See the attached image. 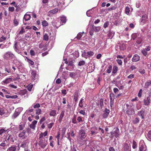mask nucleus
<instances>
[{
    "mask_svg": "<svg viewBox=\"0 0 151 151\" xmlns=\"http://www.w3.org/2000/svg\"><path fill=\"white\" fill-rule=\"evenodd\" d=\"M15 58V56L10 51L6 52L4 55V58L5 59H12Z\"/></svg>",
    "mask_w": 151,
    "mask_h": 151,
    "instance_id": "nucleus-1",
    "label": "nucleus"
},
{
    "mask_svg": "<svg viewBox=\"0 0 151 151\" xmlns=\"http://www.w3.org/2000/svg\"><path fill=\"white\" fill-rule=\"evenodd\" d=\"M146 150V146L145 144L143 142H141L139 145V151H145Z\"/></svg>",
    "mask_w": 151,
    "mask_h": 151,
    "instance_id": "nucleus-2",
    "label": "nucleus"
},
{
    "mask_svg": "<svg viewBox=\"0 0 151 151\" xmlns=\"http://www.w3.org/2000/svg\"><path fill=\"white\" fill-rule=\"evenodd\" d=\"M39 145L42 148H44L47 145V142L45 140L41 139L39 142Z\"/></svg>",
    "mask_w": 151,
    "mask_h": 151,
    "instance_id": "nucleus-3",
    "label": "nucleus"
},
{
    "mask_svg": "<svg viewBox=\"0 0 151 151\" xmlns=\"http://www.w3.org/2000/svg\"><path fill=\"white\" fill-rule=\"evenodd\" d=\"M150 47L148 46L146 47L145 48L142 50L141 52L144 56H146L147 54V52L150 51Z\"/></svg>",
    "mask_w": 151,
    "mask_h": 151,
    "instance_id": "nucleus-4",
    "label": "nucleus"
},
{
    "mask_svg": "<svg viewBox=\"0 0 151 151\" xmlns=\"http://www.w3.org/2000/svg\"><path fill=\"white\" fill-rule=\"evenodd\" d=\"M30 72L32 75L31 77L32 80H34L36 79L37 78V76L36 71L33 70H30Z\"/></svg>",
    "mask_w": 151,
    "mask_h": 151,
    "instance_id": "nucleus-5",
    "label": "nucleus"
},
{
    "mask_svg": "<svg viewBox=\"0 0 151 151\" xmlns=\"http://www.w3.org/2000/svg\"><path fill=\"white\" fill-rule=\"evenodd\" d=\"M147 18V15L145 14H144L142 16V18L140 19L141 24H143L145 22L146 19Z\"/></svg>",
    "mask_w": 151,
    "mask_h": 151,
    "instance_id": "nucleus-6",
    "label": "nucleus"
},
{
    "mask_svg": "<svg viewBox=\"0 0 151 151\" xmlns=\"http://www.w3.org/2000/svg\"><path fill=\"white\" fill-rule=\"evenodd\" d=\"M145 114V110L142 109L141 111H139L138 112V115L141 117L142 119H144V115Z\"/></svg>",
    "mask_w": 151,
    "mask_h": 151,
    "instance_id": "nucleus-7",
    "label": "nucleus"
},
{
    "mask_svg": "<svg viewBox=\"0 0 151 151\" xmlns=\"http://www.w3.org/2000/svg\"><path fill=\"white\" fill-rule=\"evenodd\" d=\"M140 60V57L137 54H135L134 55L132 59V61L136 62L139 61Z\"/></svg>",
    "mask_w": 151,
    "mask_h": 151,
    "instance_id": "nucleus-8",
    "label": "nucleus"
},
{
    "mask_svg": "<svg viewBox=\"0 0 151 151\" xmlns=\"http://www.w3.org/2000/svg\"><path fill=\"white\" fill-rule=\"evenodd\" d=\"M109 112V110L106 108L105 111H104V113L102 115L103 118H106L108 116Z\"/></svg>",
    "mask_w": 151,
    "mask_h": 151,
    "instance_id": "nucleus-9",
    "label": "nucleus"
},
{
    "mask_svg": "<svg viewBox=\"0 0 151 151\" xmlns=\"http://www.w3.org/2000/svg\"><path fill=\"white\" fill-rule=\"evenodd\" d=\"M64 133H63V134H62L61 136H60V134L58 133L57 136H56V137L57 139V144L58 145H59V139L61 138V139H63L64 135Z\"/></svg>",
    "mask_w": 151,
    "mask_h": 151,
    "instance_id": "nucleus-10",
    "label": "nucleus"
},
{
    "mask_svg": "<svg viewBox=\"0 0 151 151\" xmlns=\"http://www.w3.org/2000/svg\"><path fill=\"white\" fill-rule=\"evenodd\" d=\"M65 111H62L60 113V115L58 119V121L60 123L63 119V118L64 116Z\"/></svg>",
    "mask_w": 151,
    "mask_h": 151,
    "instance_id": "nucleus-11",
    "label": "nucleus"
},
{
    "mask_svg": "<svg viewBox=\"0 0 151 151\" xmlns=\"http://www.w3.org/2000/svg\"><path fill=\"white\" fill-rule=\"evenodd\" d=\"M129 144H128L127 143H125L124 147H123V151H131L130 148L129 147Z\"/></svg>",
    "mask_w": 151,
    "mask_h": 151,
    "instance_id": "nucleus-12",
    "label": "nucleus"
},
{
    "mask_svg": "<svg viewBox=\"0 0 151 151\" xmlns=\"http://www.w3.org/2000/svg\"><path fill=\"white\" fill-rule=\"evenodd\" d=\"M60 20L61 23H62V25L65 24L66 21V17L65 16H63L60 17Z\"/></svg>",
    "mask_w": 151,
    "mask_h": 151,
    "instance_id": "nucleus-13",
    "label": "nucleus"
},
{
    "mask_svg": "<svg viewBox=\"0 0 151 151\" xmlns=\"http://www.w3.org/2000/svg\"><path fill=\"white\" fill-rule=\"evenodd\" d=\"M17 146L12 145L9 147L7 150V151H15L16 150Z\"/></svg>",
    "mask_w": 151,
    "mask_h": 151,
    "instance_id": "nucleus-14",
    "label": "nucleus"
},
{
    "mask_svg": "<svg viewBox=\"0 0 151 151\" xmlns=\"http://www.w3.org/2000/svg\"><path fill=\"white\" fill-rule=\"evenodd\" d=\"M142 36L141 35H140L137 38L136 42L138 44H140L142 42Z\"/></svg>",
    "mask_w": 151,
    "mask_h": 151,
    "instance_id": "nucleus-15",
    "label": "nucleus"
},
{
    "mask_svg": "<svg viewBox=\"0 0 151 151\" xmlns=\"http://www.w3.org/2000/svg\"><path fill=\"white\" fill-rule=\"evenodd\" d=\"M12 81V78H6L5 80L3 81V83L5 84H7Z\"/></svg>",
    "mask_w": 151,
    "mask_h": 151,
    "instance_id": "nucleus-16",
    "label": "nucleus"
},
{
    "mask_svg": "<svg viewBox=\"0 0 151 151\" xmlns=\"http://www.w3.org/2000/svg\"><path fill=\"white\" fill-rule=\"evenodd\" d=\"M100 28L99 27H95L93 26L92 28V30L95 32H98L100 30Z\"/></svg>",
    "mask_w": 151,
    "mask_h": 151,
    "instance_id": "nucleus-17",
    "label": "nucleus"
},
{
    "mask_svg": "<svg viewBox=\"0 0 151 151\" xmlns=\"http://www.w3.org/2000/svg\"><path fill=\"white\" fill-rule=\"evenodd\" d=\"M110 103L111 104L113 103V101L114 98V94L113 93L110 94Z\"/></svg>",
    "mask_w": 151,
    "mask_h": 151,
    "instance_id": "nucleus-18",
    "label": "nucleus"
},
{
    "mask_svg": "<svg viewBox=\"0 0 151 151\" xmlns=\"http://www.w3.org/2000/svg\"><path fill=\"white\" fill-rule=\"evenodd\" d=\"M20 114V113L19 111H16L14 114L12 116L13 119H15Z\"/></svg>",
    "mask_w": 151,
    "mask_h": 151,
    "instance_id": "nucleus-19",
    "label": "nucleus"
},
{
    "mask_svg": "<svg viewBox=\"0 0 151 151\" xmlns=\"http://www.w3.org/2000/svg\"><path fill=\"white\" fill-rule=\"evenodd\" d=\"M127 114L129 115H132L134 114V111L132 109L128 110L127 111Z\"/></svg>",
    "mask_w": 151,
    "mask_h": 151,
    "instance_id": "nucleus-20",
    "label": "nucleus"
},
{
    "mask_svg": "<svg viewBox=\"0 0 151 151\" xmlns=\"http://www.w3.org/2000/svg\"><path fill=\"white\" fill-rule=\"evenodd\" d=\"M28 141L26 140L24 141L21 144L20 147H21L24 148L27 145V144L28 143Z\"/></svg>",
    "mask_w": 151,
    "mask_h": 151,
    "instance_id": "nucleus-21",
    "label": "nucleus"
},
{
    "mask_svg": "<svg viewBox=\"0 0 151 151\" xmlns=\"http://www.w3.org/2000/svg\"><path fill=\"white\" fill-rule=\"evenodd\" d=\"M19 136L22 139H25L27 136L25 134V133H20L19 134Z\"/></svg>",
    "mask_w": 151,
    "mask_h": 151,
    "instance_id": "nucleus-22",
    "label": "nucleus"
},
{
    "mask_svg": "<svg viewBox=\"0 0 151 151\" xmlns=\"http://www.w3.org/2000/svg\"><path fill=\"white\" fill-rule=\"evenodd\" d=\"M56 111L55 110H51L49 115L51 116H55L56 115Z\"/></svg>",
    "mask_w": 151,
    "mask_h": 151,
    "instance_id": "nucleus-23",
    "label": "nucleus"
},
{
    "mask_svg": "<svg viewBox=\"0 0 151 151\" xmlns=\"http://www.w3.org/2000/svg\"><path fill=\"white\" fill-rule=\"evenodd\" d=\"M140 35V34L139 33H133L131 35V37L132 39L134 40L136 38H137V37H138V36Z\"/></svg>",
    "mask_w": 151,
    "mask_h": 151,
    "instance_id": "nucleus-24",
    "label": "nucleus"
},
{
    "mask_svg": "<svg viewBox=\"0 0 151 151\" xmlns=\"http://www.w3.org/2000/svg\"><path fill=\"white\" fill-rule=\"evenodd\" d=\"M31 18V16L29 14H26L24 17V19L25 21H28Z\"/></svg>",
    "mask_w": 151,
    "mask_h": 151,
    "instance_id": "nucleus-25",
    "label": "nucleus"
},
{
    "mask_svg": "<svg viewBox=\"0 0 151 151\" xmlns=\"http://www.w3.org/2000/svg\"><path fill=\"white\" fill-rule=\"evenodd\" d=\"M125 12L126 14L129 15L130 14V10L129 8L127 6L126 7L125 9Z\"/></svg>",
    "mask_w": 151,
    "mask_h": 151,
    "instance_id": "nucleus-26",
    "label": "nucleus"
},
{
    "mask_svg": "<svg viewBox=\"0 0 151 151\" xmlns=\"http://www.w3.org/2000/svg\"><path fill=\"white\" fill-rule=\"evenodd\" d=\"M78 92H76L74 96V100L75 102H76L78 99Z\"/></svg>",
    "mask_w": 151,
    "mask_h": 151,
    "instance_id": "nucleus-27",
    "label": "nucleus"
},
{
    "mask_svg": "<svg viewBox=\"0 0 151 151\" xmlns=\"http://www.w3.org/2000/svg\"><path fill=\"white\" fill-rule=\"evenodd\" d=\"M42 24L43 27H45L48 25V23L46 21L44 20L42 22Z\"/></svg>",
    "mask_w": 151,
    "mask_h": 151,
    "instance_id": "nucleus-28",
    "label": "nucleus"
},
{
    "mask_svg": "<svg viewBox=\"0 0 151 151\" xmlns=\"http://www.w3.org/2000/svg\"><path fill=\"white\" fill-rule=\"evenodd\" d=\"M43 40H44L47 41L49 39V37L48 34L46 33L43 36Z\"/></svg>",
    "mask_w": 151,
    "mask_h": 151,
    "instance_id": "nucleus-29",
    "label": "nucleus"
},
{
    "mask_svg": "<svg viewBox=\"0 0 151 151\" xmlns=\"http://www.w3.org/2000/svg\"><path fill=\"white\" fill-rule=\"evenodd\" d=\"M27 90L25 89H24L23 90H20L19 92V93L21 95H24L27 93Z\"/></svg>",
    "mask_w": 151,
    "mask_h": 151,
    "instance_id": "nucleus-30",
    "label": "nucleus"
},
{
    "mask_svg": "<svg viewBox=\"0 0 151 151\" xmlns=\"http://www.w3.org/2000/svg\"><path fill=\"white\" fill-rule=\"evenodd\" d=\"M47 133H41L40 135V139L43 138V137H45L47 135Z\"/></svg>",
    "mask_w": 151,
    "mask_h": 151,
    "instance_id": "nucleus-31",
    "label": "nucleus"
},
{
    "mask_svg": "<svg viewBox=\"0 0 151 151\" xmlns=\"http://www.w3.org/2000/svg\"><path fill=\"white\" fill-rule=\"evenodd\" d=\"M151 85V81H148L146 82L145 83V88H147L149 86Z\"/></svg>",
    "mask_w": 151,
    "mask_h": 151,
    "instance_id": "nucleus-32",
    "label": "nucleus"
},
{
    "mask_svg": "<svg viewBox=\"0 0 151 151\" xmlns=\"http://www.w3.org/2000/svg\"><path fill=\"white\" fill-rule=\"evenodd\" d=\"M87 56L88 57H90L92 56L93 55L94 53V52L91 51L87 52Z\"/></svg>",
    "mask_w": 151,
    "mask_h": 151,
    "instance_id": "nucleus-33",
    "label": "nucleus"
},
{
    "mask_svg": "<svg viewBox=\"0 0 151 151\" xmlns=\"http://www.w3.org/2000/svg\"><path fill=\"white\" fill-rule=\"evenodd\" d=\"M84 34V32H83L82 33H79L77 35V36L76 37L77 39L80 40L82 36V34Z\"/></svg>",
    "mask_w": 151,
    "mask_h": 151,
    "instance_id": "nucleus-34",
    "label": "nucleus"
},
{
    "mask_svg": "<svg viewBox=\"0 0 151 151\" xmlns=\"http://www.w3.org/2000/svg\"><path fill=\"white\" fill-rule=\"evenodd\" d=\"M112 69V66L111 65H109L108 68L106 70V71L108 73H110L111 72Z\"/></svg>",
    "mask_w": 151,
    "mask_h": 151,
    "instance_id": "nucleus-35",
    "label": "nucleus"
},
{
    "mask_svg": "<svg viewBox=\"0 0 151 151\" xmlns=\"http://www.w3.org/2000/svg\"><path fill=\"white\" fill-rule=\"evenodd\" d=\"M139 122V118L138 117H136L133 120V122L134 124H136Z\"/></svg>",
    "mask_w": 151,
    "mask_h": 151,
    "instance_id": "nucleus-36",
    "label": "nucleus"
},
{
    "mask_svg": "<svg viewBox=\"0 0 151 151\" xmlns=\"http://www.w3.org/2000/svg\"><path fill=\"white\" fill-rule=\"evenodd\" d=\"M58 11V9L57 8H55L54 9L50 10V12L52 14H55Z\"/></svg>",
    "mask_w": 151,
    "mask_h": 151,
    "instance_id": "nucleus-37",
    "label": "nucleus"
},
{
    "mask_svg": "<svg viewBox=\"0 0 151 151\" xmlns=\"http://www.w3.org/2000/svg\"><path fill=\"white\" fill-rule=\"evenodd\" d=\"M13 23L14 24V26H17L19 24V22L16 19V18H15L13 20Z\"/></svg>",
    "mask_w": 151,
    "mask_h": 151,
    "instance_id": "nucleus-38",
    "label": "nucleus"
},
{
    "mask_svg": "<svg viewBox=\"0 0 151 151\" xmlns=\"http://www.w3.org/2000/svg\"><path fill=\"white\" fill-rule=\"evenodd\" d=\"M77 120L78 122H82L83 121V117L81 116L78 117L77 118Z\"/></svg>",
    "mask_w": 151,
    "mask_h": 151,
    "instance_id": "nucleus-39",
    "label": "nucleus"
},
{
    "mask_svg": "<svg viewBox=\"0 0 151 151\" xmlns=\"http://www.w3.org/2000/svg\"><path fill=\"white\" fill-rule=\"evenodd\" d=\"M72 122L74 124H76L77 122L76 120V116L74 115L73 119H72Z\"/></svg>",
    "mask_w": 151,
    "mask_h": 151,
    "instance_id": "nucleus-40",
    "label": "nucleus"
},
{
    "mask_svg": "<svg viewBox=\"0 0 151 151\" xmlns=\"http://www.w3.org/2000/svg\"><path fill=\"white\" fill-rule=\"evenodd\" d=\"M86 133H81V139H83L85 138L86 137V135L85 134Z\"/></svg>",
    "mask_w": 151,
    "mask_h": 151,
    "instance_id": "nucleus-41",
    "label": "nucleus"
},
{
    "mask_svg": "<svg viewBox=\"0 0 151 151\" xmlns=\"http://www.w3.org/2000/svg\"><path fill=\"white\" fill-rule=\"evenodd\" d=\"M114 35V33L113 32H112L109 31L108 34V36L109 37H111L112 38L113 36Z\"/></svg>",
    "mask_w": 151,
    "mask_h": 151,
    "instance_id": "nucleus-42",
    "label": "nucleus"
},
{
    "mask_svg": "<svg viewBox=\"0 0 151 151\" xmlns=\"http://www.w3.org/2000/svg\"><path fill=\"white\" fill-rule=\"evenodd\" d=\"M117 71V68L116 66H114L113 68L112 73L114 74L116 73Z\"/></svg>",
    "mask_w": 151,
    "mask_h": 151,
    "instance_id": "nucleus-43",
    "label": "nucleus"
},
{
    "mask_svg": "<svg viewBox=\"0 0 151 151\" xmlns=\"http://www.w3.org/2000/svg\"><path fill=\"white\" fill-rule=\"evenodd\" d=\"M85 64V62L84 60H82L80 61L78 64V65L81 66L84 65Z\"/></svg>",
    "mask_w": 151,
    "mask_h": 151,
    "instance_id": "nucleus-44",
    "label": "nucleus"
},
{
    "mask_svg": "<svg viewBox=\"0 0 151 151\" xmlns=\"http://www.w3.org/2000/svg\"><path fill=\"white\" fill-rule=\"evenodd\" d=\"M27 62L31 65H33L34 64V63L33 61L31 60H30L28 58H27Z\"/></svg>",
    "mask_w": 151,
    "mask_h": 151,
    "instance_id": "nucleus-45",
    "label": "nucleus"
},
{
    "mask_svg": "<svg viewBox=\"0 0 151 151\" xmlns=\"http://www.w3.org/2000/svg\"><path fill=\"white\" fill-rule=\"evenodd\" d=\"M41 110L40 109H38L36 110V114L39 115L41 114Z\"/></svg>",
    "mask_w": 151,
    "mask_h": 151,
    "instance_id": "nucleus-46",
    "label": "nucleus"
},
{
    "mask_svg": "<svg viewBox=\"0 0 151 151\" xmlns=\"http://www.w3.org/2000/svg\"><path fill=\"white\" fill-rule=\"evenodd\" d=\"M24 127V124L20 125L19 127V130L20 131L22 130Z\"/></svg>",
    "mask_w": 151,
    "mask_h": 151,
    "instance_id": "nucleus-47",
    "label": "nucleus"
},
{
    "mask_svg": "<svg viewBox=\"0 0 151 151\" xmlns=\"http://www.w3.org/2000/svg\"><path fill=\"white\" fill-rule=\"evenodd\" d=\"M25 32V29L23 28V27H22L21 28V30L19 32V34L22 35Z\"/></svg>",
    "mask_w": 151,
    "mask_h": 151,
    "instance_id": "nucleus-48",
    "label": "nucleus"
},
{
    "mask_svg": "<svg viewBox=\"0 0 151 151\" xmlns=\"http://www.w3.org/2000/svg\"><path fill=\"white\" fill-rule=\"evenodd\" d=\"M14 7L10 6L8 8V10L9 11L13 12L14 10Z\"/></svg>",
    "mask_w": 151,
    "mask_h": 151,
    "instance_id": "nucleus-49",
    "label": "nucleus"
},
{
    "mask_svg": "<svg viewBox=\"0 0 151 151\" xmlns=\"http://www.w3.org/2000/svg\"><path fill=\"white\" fill-rule=\"evenodd\" d=\"M137 147V144L136 142L134 141L133 140V143L132 147L133 149L136 148Z\"/></svg>",
    "mask_w": 151,
    "mask_h": 151,
    "instance_id": "nucleus-50",
    "label": "nucleus"
},
{
    "mask_svg": "<svg viewBox=\"0 0 151 151\" xmlns=\"http://www.w3.org/2000/svg\"><path fill=\"white\" fill-rule=\"evenodd\" d=\"M32 87H33V85H31L28 86H27V89L29 91H31Z\"/></svg>",
    "mask_w": 151,
    "mask_h": 151,
    "instance_id": "nucleus-51",
    "label": "nucleus"
},
{
    "mask_svg": "<svg viewBox=\"0 0 151 151\" xmlns=\"http://www.w3.org/2000/svg\"><path fill=\"white\" fill-rule=\"evenodd\" d=\"M5 114L4 110L2 108H0V115H2Z\"/></svg>",
    "mask_w": 151,
    "mask_h": 151,
    "instance_id": "nucleus-52",
    "label": "nucleus"
},
{
    "mask_svg": "<svg viewBox=\"0 0 151 151\" xmlns=\"http://www.w3.org/2000/svg\"><path fill=\"white\" fill-rule=\"evenodd\" d=\"M6 39V37H4V36H2L0 38V42H2L3 41L5 40Z\"/></svg>",
    "mask_w": 151,
    "mask_h": 151,
    "instance_id": "nucleus-53",
    "label": "nucleus"
},
{
    "mask_svg": "<svg viewBox=\"0 0 151 151\" xmlns=\"http://www.w3.org/2000/svg\"><path fill=\"white\" fill-rule=\"evenodd\" d=\"M118 63L120 65H122V61L121 59H117L116 60Z\"/></svg>",
    "mask_w": 151,
    "mask_h": 151,
    "instance_id": "nucleus-54",
    "label": "nucleus"
},
{
    "mask_svg": "<svg viewBox=\"0 0 151 151\" xmlns=\"http://www.w3.org/2000/svg\"><path fill=\"white\" fill-rule=\"evenodd\" d=\"M54 125L53 123H51L49 124H48L47 125V127L49 129L51 128Z\"/></svg>",
    "mask_w": 151,
    "mask_h": 151,
    "instance_id": "nucleus-55",
    "label": "nucleus"
},
{
    "mask_svg": "<svg viewBox=\"0 0 151 151\" xmlns=\"http://www.w3.org/2000/svg\"><path fill=\"white\" fill-rule=\"evenodd\" d=\"M144 104L145 106H147L150 104V102L148 101H147L145 99L144 100Z\"/></svg>",
    "mask_w": 151,
    "mask_h": 151,
    "instance_id": "nucleus-56",
    "label": "nucleus"
},
{
    "mask_svg": "<svg viewBox=\"0 0 151 151\" xmlns=\"http://www.w3.org/2000/svg\"><path fill=\"white\" fill-rule=\"evenodd\" d=\"M142 91V89L139 90V93L138 94V97L140 98L141 97Z\"/></svg>",
    "mask_w": 151,
    "mask_h": 151,
    "instance_id": "nucleus-57",
    "label": "nucleus"
},
{
    "mask_svg": "<svg viewBox=\"0 0 151 151\" xmlns=\"http://www.w3.org/2000/svg\"><path fill=\"white\" fill-rule=\"evenodd\" d=\"M139 72L141 74H144L145 73V70L144 69H140L139 70Z\"/></svg>",
    "mask_w": 151,
    "mask_h": 151,
    "instance_id": "nucleus-58",
    "label": "nucleus"
},
{
    "mask_svg": "<svg viewBox=\"0 0 151 151\" xmlns=\"http://www.w3.org/2000/svg\"><path fill=\"white\" fill-rule=\"evenodd\" d=\"M128 60V59L127 58L126 59H124V62L125 63V65L126 67L127 66H129L128 65H129V64L128 63H127V61Z\"/></svg>",
    "mask_w": 151,
    "mask_h": 151,
    "instance_id": "nucleus-59",
    "label": "nucleus"
},
{
    "mask_svg": "<svg viewBox=\"0 0 151 151\" xmlns=\"http://www.w3.org/2000/svg\"><path fill=\"white\" fill-rule=\"evenodd\" d=\"M83 100V99L82 98L81 99L79 102V105L81 107H82L83 106L82 103V101Z\"/></svg>",
    "mask_w": 151,
    "mask_h": 151,
    "instance_id": "nucleus-60",
    "label": "nucleus"
},
{
    "mask_svg": "<svg viewBox=\"0 0 151 151\" xmlns=\"http://www.w3.org/2000/svg\"><path fill=\"white\" fill-rule=\"evenodd\" d=\"M62 94L63 95V96H65L67 93L66 90L65 89L62 90L61 91Z\"/></svg>",
    "mask_w": 151,
    "mask_h": 151,
    "instance_id": "nucleus-61",
    "label": "nucleus"
},
{
    "mask_svg": "<svg viewBox=\"0 0 151 151\" xmlns=\"http://www.w3.org/2000/svg\"><path fill=\"white\" fill-rule=\"evenodd\" d=\"M146 137L148 139H151V133H148Z\"/></svg>",
    "mask_w": 151,
    "mask_h": 151,
    "instance_id": "nucleus-62",
    "label": "nucleus"
},
{
    "mask_svg": "<svg viewBox=\"0 0 151 151\" xmlns=\"http://www.w3.org/2000/svg\"><path fill=\"white\" fill-rule=\"evenodd\" d=\"M109 24V23L108 22H106L104 25V27L105 28H106L108 27Z\"/></svg>",
    "mask_w": 151,
    "mask_h": 151,
    "instance_id": "nucleus-63",
    "label": "nucleus"
},
{
    "mask_svg": "<svg viewBox=\"0 0 151 151\" xmlns=\"http://www.w3.org/2000/svg\"><path fill=\"white\" fill-rule=\"evenodd\" d=\"M40 106V105L39 104H37L35 105H34L33 106V107L34 108H39Z\"/></svg>",
    "mask_w": 151,
    "mask_h": 151,
    "instance_id": "nucleus-64",
    "label": "nucleus"
}]
</instances>
